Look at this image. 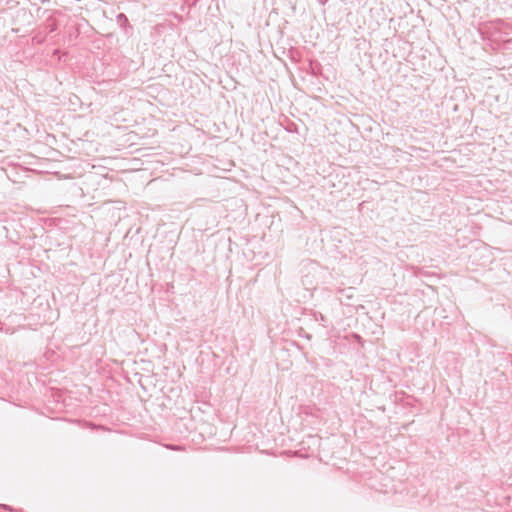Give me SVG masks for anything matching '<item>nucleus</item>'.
<instances>
[{"label":"nucleus","mask_w":512,"mask_h":512,"mask_svg":"<svg viewBox=\"0 0 512 512\" xmlns=\"http://www.w3.org/2000/svg\"><path fill=\"white\" fill-rule=\"evenodd\" d=\"M456 153H457L456 150L450 151V161L453 159V155L456 154Z\"/></svg>","instance_id":"nucleus-3"},{"label":"nucleus","mask_w":512,"mask_h":512,"mask_svg":"<svg viewBox=\"0 0 512 512\" xmlns=\"http://www.w3.org/2000/svg\"><path fill=\"white\" fill-rule=\"evenodd\" d=\"M1 507L4 508V509L12 510L9 506H7L5 504L1 505Z\"/></svg>","instance_id":"nucleus-4"},{"label":"nucleus","mask_w":512,"mask_h":512,"mask_svg":"<svg viewBox=\"0 0 512 512\" xmlns=\"http://www.w3.org/2000/svg\"><path fill=\"white\" fill-rule=\"evenodd\" d=\"M315 321L320 322L323 327H327V318L320 312H313Z\"/></svg>","instance_id":"nucleus-2"},{"label":"nucleus","mask_w":512,"mask_h":512,"mask_svg":"<svg viewBox=\"0 0 512 512\" xmlns=\"http://www.w3.org/2000/svg\"><path fill=\"white\" fill-rule=\"evenodd\" d=\"M117 22L120 25V27H122V28H126V27L131 28V26L129 25L128 18L123 13H120L117 15Z\"/></svg>","instance_id":"nucleus-1"}]
</instances>
